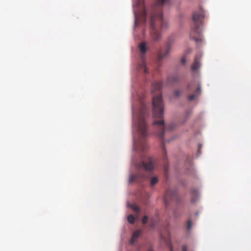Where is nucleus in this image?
I'll use <instances>...</instances> for the list:
<instances>
[{
  "label": "nucleus",
  "mask_w": 251,
  "mask_h": 251,
  "mask_svg": "<svg viewBox=\"0 0 251 251\" xmlns=\"http://www.w3.org/2000/svg\"><path fill=\"white\" fill-rule=\"evenodd\" d=\"M162 87V83L159 81L153 83L152 86V93L157 92L156 96H154L152 98V113L153 117L156 119L153 122V124L157 125L159 129L158 136L162 140V148L163 150V159H167L166 151L164 147L163 138L165 133L167 131H172L176 127V125L172 123L168 125H165L164 120V105L162 98V94L160 90Z\"/></svg>",
  "instance_id": "1"
},
{
  "label": "nucleus",
  "mask_w": 251,
  "mask_h": 251,
  "mask_svg": "<svg viewBox=\"0 0 251 251\" xmlns=\"http://www.w3.org/2000/svg\"><path fill=\"white\" fill-rule=\"evenodd\" d=\"M169 3L170 0H157L152 8L150 20V34L154 41H159L161 38L160 32L168 27V23L163 17V7Z\"/></svg>",
  "instance_id": "2"
},
{
  "label": "nucleus",
  "mask_w": 251,
  "mask_h": 251,
  "mask_svg": "<svg viewBox=\"0 0 251 251\" xmlns=\"http://www.w3.org/2000/svg\"><path fill=\"white\" fill-rule=\"evenodd\" d=\"M204 18V12L201 7H200L198 10L195 11L193 13V24L190 33V37L197 43L202 41L200 27L202 25V20Z\"/></svg>",
  "instance_id": "3"
},
{
  "label": "nucleus",
  "mask_w": 251,
  "mask_h": 251,
  "mask_svg": "<svg viewBox=\"0 0 251 251\" xmlns=\"http://www.w3.org/2000/svg\"><path fill=\"white\" fill-rule=\"evenodd\" d=\"M146 111V107L145 106H142L140 111L137 124V129L141 136L139 148L143 151H145L148 148V145L145 141V138L147 135V125L145 120Z\"/></svg>",
  "instance_id": "4"
},
{
  "label": "nucleus",
  "mask_w": 251,
  "mask_h": 251,
  "mask_svg": "<svg viewBox=\"0 0 251 251\" xmlns=\"http://www.w3.org/2000/svg\"><path fill=\"white\" fill-rule=\"evenodd\" d=\"M155 164V160L151 157H149L148 161L145 162L143 161L136 164V168L139 170H146L148 172H151L153 170Z\"/></svg>",
  "instance_id": "5"
},
{
  "label": "nucleus",
  "mask_w": 251,
  "mask_h": 251,
  "mask_svg": "<svg viewBox=\"0 0 251 251\" xmlns=\"http://www.w3.org/2000/svg\"><path fill=\"white\" fill-rule=\"evenodd\" d=\"M188 90L191 91L193 88H195V94L190 95L189 97V100H193L198 95L201 93V85L198 82L194 81L189 84L187 86Z\"/></svg>",
  "instance_id": "6"
},
{
  "label": "nucleus",
  "mask_w": 251,
  "mask_h": 251,
  "mask_svg": "<svg viewBox=\"0 0 251 251\" xmlns=\"http://www.w3.org/2000/svg\"><path fill=\"white\" fill-rule=\"evenodd\" d=\"M173 44V41L169 40L166 44V49L165 52H162L161 51H160L158 53L157 55V60L159 62L162 59L166 58L170 53L172 46Z\"/></svg>",
  "instance_id": "7"
},
{
  "label": "nucleus",
  "mask_w": 251,
  "mask_h": 251,
  "mask_svg": "<svg viewBox=\"0 0 251 251\" xmlns=\"http://www.w3.org/2000/svg\"><path fill=\"white\" fill-rule=\"evenodd\" d=\"M177 199V192L175 190L168 189L164 196V201L166 205L169 204L170 200H176Z\"/></svg>",
  "instance_id": "8"
},
{
  "label": "nucleus",
  "mask_w": 251,
  "mask_h": 251,
  "mask_svg": "<svg viewBox=\"0 0 251 251\" xmlns=\"http://www.w3.org/2000/svg\"><path fill=\"white\" fill-rule=\"evenodd\" d=\"M201 56L202 54L200 52L196 54L194 59V61L191 66V70L192 71H196L201 67L200 60Z\"/></svg>",
  "instance_id": "9"
},
{
  "label": "nucleus",
  "mask_w": 251,
  "mask_h": 251,
  "mask_svg": "<svg viewBox=\"0 0 251 251\" xmlns=\"http://www.w3.org/2000/svg\"><path fill=\"white\" fill-rule=\"evenodd\" d=\"M144 0H137V6L142 9V11L140 14L142 18L144 21H146L147 17V12L144 6Z\"/></svg>",
  "instance_id": "10"
},
{
  "label": "nucleus",
  "mask_w": 251,
  "mask_h": 251,
  "mask_svg": "<svg viewBox=\"0 0 251 251\" xmlns=\"http://www.w3.org/2000/svg\"><path fill=\"white\" fill-rule=\"evenodd\" d=\"M144 177L145 175L143 174L138 173V174L131 175L129 178V181L130 182L134 181L139 182Z\"/></svg>",
  "instance_id": "11"
},
{
  "label": "nucleus",
  "mask_w": 251,
  "mask_h": 251,
  "mask_svg": "<svg viewBox=\"0 0 251 251\" xmlns=\"http://www.w3.org/2000/svg\"><path fill=\"white\" fill-rule=\"evenodd\" d=\"M142 234V231L140 229L135 231L133 233L132 237L130 239V244L131 245L134 244L135 243L136 240L141 236Z\"/></svg>",
  "instance_id": "12"
},
{
  "label": "nucleus",
  "mask_w": 251,
  "mask_h": 251,
  "mask_svg": "<svg viewBox=\"0 0 251 251\" xmlns=\"http://www.w3.org/2000/svg\"><path fill=\"white\" fill-rule=\"evenodd\" d=\"M168 233V238H166L164 235L162 234L161 235V237L162 240H163L165 243L166 244V245L168 246L169 248L170 251H173V247L172 246V244L170 241V233L167 231Z\"/></svg>",
  "instance_id": "13"
},
{
  "label": "nucleus",
  "mask_w": 251,
  "mask_h": 251,
  "mask_svg": "<svg viewBox=\"0 0 251 251\" xmlns=\"http://www.w3.org/2000/svg\"><path fill=\"white\" fill-rule=\"evenodd\" d=\"M191 194L192 202H196L199 197L198 191L196 189H193L191 191Z\"/></svg>",
  "instance_id": "14"
},
{
  "label": "nucleus",
  "mask_w": 251,
  "mask_h": 251,
  "mask_svg": "<svg viewBox=\"0 0 251 251\" xmlns=\"http://www.w3.org/2000/svg\"><path fill=\"white\" fill-rule=\"evenodd\" d=\"M139 49L142 53L145 54L147 50V43L145 42L141 43L139 45Z\"/></svg>",
  "instance_id": "15"
},
{
  "label": "nucleus",
  "mask_w": 251,
  "mask_h": 251,
  "mask_svg": "<svg viewBox=\"0 0 251 251\" xmlns=\"http://www.w3.org/2000/svg\"><path fill=\"white\" fill-rule=\"evenodd\" d=\"M179 80V77L176 75H173L168 77V81L169 83L174 84Z\"/></svg>",
  "instance_id": "16"
},
{
  "label": "nucleus",
  "mask_w": 251,
  "mask_h": 251,
  "mask_svg": "<svg viewBox=\"0 0 251 251\" xmlns=\"http://www.w3.org/2000/svg\"><path fill=\"white\" fill-rule=\"evenodd\" d=\"M158 182V178L156 176H154L151 178L150 184L151 186H153Z\"/></svg>",
  "instance_id": "17"
},
{
  "label": "nucleus",
  "mask_w": 251,
  "mask_h": 251,
  "mask_svg": "<svg viewBox=\"0 0 251 251\" xmlns=\"http://www.w3.org/2000/svg\"><path fill=\"white\" fill-rule=\"evenodd\" d=\"M127 220L130 224H133L135 221V217L132 215H129L127 217Z\"/></svg>",
  "instance_id": "18"
},
{
  "label": "nucleus",
  "mask_w": 251,
  "mask_h": 251,
  "mask_svg": "<svg viewBox=\"0 0 251 251\" xmlns=\"http://www.w3.org/2000/svg\"><path fill=\"white\" fill-rule=\"evenodd\" d=\"M131 207L136 212H137V213L139 212L140 208L137 205L134 204L131 206Z\"/></svg>",
  "instance_id": "19"
},
{
  "label": "nucleus",
  "mask_w": 251,
  "mask_h": 251,
  "mask_svg": "<svg viewBox=\"0 0 251 251\" xmlns=\"http://www.w3.org/2000/svg\"><path fill=\"white\" fill-rule=\"evenodd\" d=\"M192 227V222L191 220H189L187 223V228L188 230H190Z\"/></svg>",
  "instance_id": "20"
},
{
  "label": "nucleus",
  "mask_w": 251,
  "mask_h": 251,
  "mask_svg": "<svg viewBox=\"0 0 251 251\" xmlns=\"http://www.w3.org/2000/svg\"><path fill=\"white\" fill-rule=\"evenodd\" d=\"M148 220V218L147 216H144L142 220V222L143 224H145L147 223Z\"/></svg>",
  "instance_id": "21"
},
{
  "label": "nucleus",
  "mask_w": 251,
  "mask_h": 251,
  "mask_svg": "<svg viewBox=\"0 0 251 251\" xmlns=\"http://www.w3.org/2000/svg\"><path fill=\"white\" fill-rule=\"evenodd\" d=\"M143 67L144 69V72L145 74H147L149 73L148 69L145 65V63L144 62H143Z\"/></svg>",
  "instance_id": "22"
},
{
  "label": "nucleus",
  "mask_w": 251,
  "mask_h": 251,
  "mask_svg": "<svg viewBox=\"0 0 251 251\" xmlns=\"http://www.w3.org/2000/svg\"><path fill=\"white\" fill-rule=\"evenodd\" d=\"M174 94H175V96L177 97L180 95L181 92L179 90H175Z\"/></svg>",
  "instance_id": "23"
},
{
  "label": "nucleus",
  "mask_w": 251,
  "mask_h": 251,
  "mask_svg": "<svg viewBox=\"0 0 251 251\" xmlns=\"http://www.w3.org/2000/svg\"><path fill=\"white\" fill-rule=\"evenodd\" d=\"M139 16L140 15H138V14L137 13H135V23L136 25L137 24L138 21L139 20L138 18H139Z\"/></svg>",
  "instance_id": "24"
},
{
  "label": "nucleus",
  "mask_w": 251,
  "mask_h": 251,
  "mask_svg": "<svg viewBox=\"0 0 251 251\" xmlns=\"http://www.w3.org/2000/svg\"><path fill=\"white\" fill-rule=\"evenodd\" d=\"M181 63L184 65L186 63V58L185 57H183L181 58Z\"/></svg>",
  "instance_id": "25"
},
{
  "label": "nucleus",
  "mask_w": 251,
  "mask_h": 251,
  "mask_svg": "<svg viewBox=\"0 0 251 251\" xmlns=\"http://www.w3.org/2000/svg\"><path fill=\"white\" fill-rule=\"evenodd\" d=\"M182 251H187V248L186 246H183L182 247Z\"/></svg>",
  "instance_id": "26"
},
{
  "label": "nucleus",
  "mask_w": 251,
  "mask_h": 251,
  "mask_svg": "<svg viewBox=\"0 0 251 251\" xmlns=\"http://www.w3.org/2000/svg\"><path fill=\"white\" fill-rule=\"evenodd\" d=\"M148 251H153L152 249L150 248L148 250Z\"/></svg>",
  "instance_id": "27"
},
{
  "label": "nucleus",
  "mask_w": 251,
  "mask_h": 251,
  "mask_svg": "<svg viewBox=\"0 0 251 251\" xmlns=\"http://www.w3.org/2000/svg\"><path fill=\"white\" fill-rule=\"evenodd\" d=\"M201 148V146L200 145H199V149L200 150Z\"/></svg>",
  "instance_id": "28"
}]
</instances>
